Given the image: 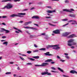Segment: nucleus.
I'll return each mask as SVG.
<instances>
[{"mask_svg": "<svg viewBox=\"0 0 77 77\" xmlns=\"http://www.w3.org/2000/svg\"><path fill=\"white\" fill-rule=\"evenodd\" d=\"M58 45H48V46L47 47V49H49L50 48V47H51V48H53V49H55V50H57L58 49H60V47L58 46Z\"/></svg>", "mask_w": 77, "mask_h": 77, "instance_id": "f257e3e1", "label": "nucleus"}, {"mask_svg": "<svg viewBox=\"0 0 77 77\" xmlns=\"http://www.w3.org/2000/svg\"><path fill=\"white\" fill-rule=\"evenodd\" d=\"M18 14H12L11 16V17H22V16L21 15H25L26 13H17Z\"/></svg>", "mask_w": 77, "mask_h": 77, "instance_id": "f03ea898", "label": "nucleus"}, {"mask_svg": "<svg viewBox=\"0 0 77 77\" xmlns=\"http://www.w3.org/2000/svg\"><path fill=\"white\" fill-rule=\"evenodd\" d=\"M73 41L74 40H73V39H70V40H69V41H68V46H71V48L72 49L74 48V46H72V44H71L70 43H72Z\"/></svg>", "mask_w": 77, "mask_h": 77, "instance_id": "7ed1b4c3", "label": "nucleus"}, {"mask_svg": "<svg viewBox=\"0 0 77 77\" xmlns=\"http://www.w3.org/2000/svg\"><path fill=\"white\" fill-rule=\"evenodd\" d=\"M13 7V5L10 3H8L7 5L5 6L3 9L5 8H7V9H9V8H11Z\"/></svg>", "mask_w": 77, "mask_h": 77, "instance_id": "20e7f679", "label": "nucleus"}, {"mask_svg": "<svg viewBox=\"0 0 77 77\" xmlns=\"http://www.w3.org/2000/svg\"><path fill=\"white\" fill-rule=\"evenodd\" d=\"M53 33L52 34V35H54V34H60V30L59 29H56L53 31Z\"/></svg>", "mask_w": 77, "mask_h": 77, "instance_id": "39448f33", "label": "nucleus"}, {"mask_svg": "<svg viewBox=\"0 0 77 77\" xmlns=\"http://www.w3.org/2000/svg\"><path fill=\"white\" fill-rule=\"evenodd\" d=\"M45 71L47 72H43L41 73L42 75H51V73H48L47 71H48V69H46Z\"/></svg>", "mask_w": 77, "mask_h": 77, "instance_id": "423d86ee", "label": "nucleus"}, {"mask_svg": "<svg viewBox=\"0 0 77 77\" xmlns=\"http://www.w3.org/2000/svg\"><path fill=\"white\" fill-rule=\"evenodd\" d=\"M63 11H64L66 12H70V13H72V11H74V10L73 8H71L70 10L69 9H63Z\"/></svg>", "mask_w": 77, "mask_h": 77, "instance_id": "0eeeda50", "label": "nucleus"}, {"mask_svg": "<svg viewBox=\"0 0 77 77\" xmlns=\"http://www.w3.org/2000/svg\"><path fill=\"white\" fill-rule=\"evenodd\" d=\"M52 61L53 60H51V59H48L47 60H45V63H48V62L52 61V62H51V64H53L55 63V62H52Z\"/></svg>", "mask_w": 77, "mask_h": 77, "instance_id": "6e6552de", "label": "nucleus"}, {"mask_svg": "<svg viewBox=\"0 0 77 77\" xmlns=\"http://www.w3.org/2000/svg\"><path fill=\"white\" fill-rule=\"evenodd\" d=\"M71 32H66L63 33L62 35L63 36H64V37H67L68 35L71 34Z\"/></svg>", "mask_w": 77, "mask_h": 77, "instance_id": "1a4fd4ad", "label": "nucleus"}, {"mask_svg": "<svg viewBox=\"0 0 77 77\" xmlns=\"http://www.w3.org/2000/svg\"><path fill=\"white\" fill-rule=\"evenodd\" d=\"M49 63H44L41 65H39L38 64H35V66H45L46 65H48Z\"/></svg>", "mask_w": 77, "mask_h": 77, "instance_id": "9d476101", "label": "nucleus"}, {"mask_svg": "<svg viewBox=\"0 0 77 77\" xmlns=\"http://www.w3.org/2000/svg\"><path fill=\"white\" fill-rule=\"evenodd\" d=\"M14 1V2H17L20 1V0H3L2 1V2H8V1Z\"/></svg>", "mask_w": 77, "mask_h": 77, "instance_id": "9b49d317", "label": "nucleus"}, {"mask_svg": "<svg viewBox=\"0 0 77 77\" xmlns=\"http://www.w3.org/2000/svg\"><path fill=\"white\" fill-rule=\"evenodd\" d=\"M47 12L48 13V15H50V14L49 13H55L56 12V10H52L51 11V10H48L47 11Z\"/></svg>", "mask_w": 77, "mask_h": 77, "instance_id": "f8f14e48", "label": "nucleus"}, {"mask_svg": "<svg viewBox=\"0 0 77 77\" xmlns=\"http://www.w3.org/2000/svg\"><path fill=\"white\" fill-rule=\"evenodd\" d=\"M45 55L46 56H53V54H50V52H47L46 53H44Z\"/></svg>", "mask_w": 77, "mask_h": 77, "instance_id": "ddd939ff", "label": "nucleus"}, {"mask_svg": "<svg viewBox=\"0 0 77 77\" xmlns=\"http://www.w3.org/2000/svg\"><path fill=\"white\" fill-rule=\"evenodd\" d=\"M32 19H40L39 17V16H38L36 15V16H33L32 17Z\"/></svg>", "mask_w": 77, "mask_h": 77, "instance_id": "4468645a", "label": "nucleus"}, {"mask_svg": "<svg viewBox=\"0 0 77 77\" xmlns=\"http://www.w3.org/2000/svg\"><path fill=\"white\" fill-rule=\"evenodd\" d=\"M75 36V34H72L71 35H70L68 37V38H72Z\"/></svg>", "mask_w": 77, "mask_h": 77, "instance_id": "2eb2a0df", "label": "nucleus"}, {"mask_svg": "<svg viewBox=\"0 0 77 77\" xmlns=\"http://www.w3.org/2000/svg\"><path fill=\"white\" fill-rule=\"evenodd\" d=\"M2 30L5 31L6 32V33H9V32H10L8 30H7V29H5L4 28H2Z\"/></svg>", "mask_w": 77, "mask_h": 77, "instance_id": "dca6fc26", "label": "nucleus"}, {"mask_svg": "<svg viewBox=\"0 0 77 77\" xmlns=\"http://www.w3.org/2000/svg\"><path fill=\"white\" fill-rule=\"evenodd\" d=\"M70 73H73V74L77 73V72H76V71H75V70H71V71H70Z\"/></svg>", "mask_w": 77, "mask_h": 77, "instance_id": "f3484780", "label": "nucleus"}, {"mask_svg": "<svg viewBox=\"0 0 77 77\" xmlns=\"http://www.w3.org/2000/svg\"><path fill=\"white\" fill-rule=\"evenodd\" d=\"M69 16H70L71 17H75V14H70L69 15Z\"/></svg>", "mask_w": 77, "mask_h": 77, "instance_id": "a211bd4d", "label": "nucleus"}, {"mask_svg": "<svg viewBox=\"0 0 77 77\" xmlns=\"http://www.w3.org/2000/svg\"><path fill=\"white\" fill-rule=\"evenodd\" d=\"M14 29H16L18 31H19L20 32H22L21 30H20V29H18V28H15V27H14Z\"/></svg>", "mask_w": 77, "mask_h": 77, "instance_id": "6ab92c4d", "label": "nucleus"}, {"mask_svg": "<svg viewBox=\"0 0 77 77\" xmlns=\"http://www.w3.org/2000/svg\"><path fill=\"white\" fill-rule=\"evenodd\" d=\"M57 69H58V70H60V72H63V73H64V72H63V70H62V69H60V67H58Z\"/></svg>", "mask_w": 77, "mask_h": 77, "instance_id": "aec40b11", "label": "nucleus"}, {"mask_svg": "<svg viewBox=\"0 0 77 77\" xmlns=\"http://www.w3.org/2000/svg\"><path fill=\"white\" fill-rule=\"evenodd\" d=\"M74 22L75 23V24H77V22L75 21H74V20H69V21L68 22Z\"/></svg>", "mask_w": 77, "mask_h": 77, "instance_id": "412c9836", "label": "nucleus"}, {"mask_svg": "<svg viewBox=\"0 0 77 77\" xmlns=\"http://www.w3.org/2000/svg\"><path fill=\"white\" fill-rule=\"evenodd\" d=\"M46 49L45 48H41V49H39V50L40 51H45Z\"/></svg>", "mask_w": 77, "mask_h": 77, "instance_id": "4be33fe9", "label": "nucleus"}, {"mask_svg": "<svg viewBox=\"0 0 77 77\" xmlns=\"http://www.w3.org/2000/svg\"><path fill=\"white\" fill-rule=\"evenodd\" d=\"M33 58H36V59H38V58H39V57L38 56H36L33 57Z\"/></svg>", "mask_w": 77, "mask_h": 77, "instance_id": "5701e85b", "label": "nucleus"}, {"mask_svg": "<svg viewBox=\"0 0 77 77\" xmlns=\"http://www.w3.org/2000/svg\"><path fill=\"white\" fill-rule=\"evenodd\" d=\"M49 25H51V26H56V25H53V24H52V23H48Z\"/></svg>", "mask_w": 77, "mask_h": 77, "instance_id": "b1692460", "label": "nucleus"}, {"mask_svg": "<svg viewBox=\"0 0 77 77\" xmlns=\"http://www.w3.org/2000/svg\"><path fill=\"white\" fill-rule=\"evenodd\" d=\"M28 58V59H29V60L31 61H35V59L32 58Z\"/></svg>", "mask_w": 77, "mask_h": 77, "instance_id": "393cba45", "label": "nucleus"}, {"mask_svg": "<svg viewBox=\"0 0 77 77\" xmlns=\"http://www.w3.org/2000/svg\"><path fill=\"white\" fill-rule=\"evenodd\" d=\"M4 45H5V44L6 46H7L8 44V42H5L4 43H3Z\"/></svg>", "mask_w": 77, "mask_h": 77, "instance_id": "a878e982", "label": "nucleus"}, {"mask_svg": "<svg viewBox=\"0 0 77 77\" xmlns=\"http://www.w3.org/2000/svg\"><path fill=\"white\" fill-rule=\"evenodd\" d=\"M31 29H32L34 30H37V28H33V27H31Z\"/></svg>", "mask_w": 77, "mask_h": 77, "instance_id": "bb28decb", "label": "nucleus"}, {"mask_svg": "<svg viewBox=\"0 0 77 77\" xmlns=\"http://www.w3.org/2000/svg\"><path fill=\"white\" fill-rule=\"evenodd\" d=\"M63 21H67L68 20V19H62Z\"/></svg>", "mask_w": 77, "mask_h": 77, "instance_id": "cd10ccee", "label": "nucleus"}, {"mask_svg": "<svg viewBox=\"0 0 77 77\" xmlns=\"http://www.w3.org/2000/svg\"><path fill=\"white\" fill-rule=\"evenodd\" d=\"M25 28H26V29H29V28L31 29V27H29V26H25L24 27Z\"/></svg>", "mask_w": 77, "mask_h": 77, "instance_id": "c85d7f7f", "label": "nucleus"}, {"mask_svg": "<svg viewBox=\"0 0 77 77\" xmlns=\"http://www.w3.org/2000/svg\"><path fill=\"white\" fill-rule=\"evenodd\" d=\"M51 72L53 73H58V72H57V71H54V70H51Z\"/></svg>", "mask_w": 77, "mask_h": 77, "instance_id": "c756f323", "label": "nucleus"}, {"mask_svg": "<svg viewBox=\"0 0 77 77\" xmlns=\"http://www.w3.org/2000/svg\"><path fill=\"white\" fill-rule=\"evenodd\" d=\"M32 52L30 51H27V53L28 54H31Z\"/></svg>", "mask_w": 77, "mask_h": 77, "instance_id": "7c9ffc66", "label": "nucleus"}, {"mask_svg": "<svg viewBox=\"0 0 77 77\" xmlns=\"http://www.w3.org/2000/svg\"><path fill=\"white\" fill-rule=\"evenodd\" d=\"M51 69H52V70H56V68H55L54 67H51Z\"/></svg>", "mask_w": 77, "mask_h": 77, "instance_id": "2f4dec72", "label": "nucleus"}, {"mask_svg": "<svg viewBox=\"0 0 77 77\" xmlns=\"http://www.w3.org/2000/svg\"><path fill=\"white\" fill-rule=\"evenodd\" d=\"M25 25H29V22H25Z\"/></svg>", "mask_w": 77, "mask_h": 77, "instance_id": "473e14b6", "label": "nucleus"}, {"mask_svg": "<svg viewBox=\"0 0 77 77\" xmlns=\"http://www.w3.org/2000/svg\"><path fill=\"white\" fill-rule=\"evenodd\" d=\"M11 72H6V75H8L9 74H11Z\"/></svg>", "mask_w": 77, "mask_h": 77, "instance_id": "72a5a7b5", "label": "nucleus"}, {"mask_svg": "<svg viewBox=\"0 0 77 77\" xmlns=\"http://www.w3.org/2000/svg\"><path fill=\"white\" fill-rule=\"evenodd\" d=\"M20 57V59H21V60H23V61H24V60H25L24 58H23L22 57Z\"/></svg>", "mask_w": 77, "mask_h": 77, "instance_id": "f704fd0d", "label": "nucleus"}, {"mask_svg": "<svg viewBox=\"0 0 77 77\" xmlns=\"http://www.w3.org/2000/svg\"><path fill=\"white\" fill-rule=\"evenodd\" d=\"M65 57L67 59H69V57L68 56V55H67V56H66Z\"/></svg>", "mask_w": 77, "mask_h": 77, "instance_id": "c9c22d12", "label": "nucleus"}, {"mask_svg": "<svg viewBox=\"0 0 77 77\" xmlns=\"http://www.w3.org/2000/svg\"><path fill=\"white\" fill-rule=\"evenodd\" d=\"M69 1H68V0H66L65 1V3H67V2H69Z\"/></svg>", "mask_w": 77, "mask_h": 77, "instance_id": "e433bc0d", "label": "nucleus"}, {"mask_svg": "<svg viewBox=\"0 0 77 77\" xmlns=\"http://www.w3.org/2000/svg\"><path fill=\"white\" fill-rule=\"evenodd\" d=\"M47 7V8H51V6H47V7Z\"/></svg>", "mask_w": 77, "mask_h": 77, "instance_id": "4c0bfd02", "label": "nucleus"}, {"mask_svg": "<svg viewBox=\"0 0 77 77\" xmlns=\"http://www.w3.org/2000/svg\"><path fill=\"white\" fill-rule=\"evenodd\" d=\"M27 65H32V63H27Z\"/></svg>", "mask_w": 77, "mask_h": 77, "instance_id": "58836bf2", "label": "nucleus"}, {"mask_svg": "<svg viewBox=\"0 0 77 77\" xmlns=\"http://www.w3.org/2000/svg\"><path fill=\"white\" fill-rule=\"evenodd\" d=\"M60 61H62V62H64V61H65V60H60Z\"/></svg>", "mask_w": 77, "mask_h": 77, "instance_id": "ea45409f", "label": "nucleus"}, {"mask_svg": "<svg viewBox=\"0 0 77 77\" xmlns=\"http://www.w3.org/2000/svg\"><path fill=\"white\" fill-rule=\"evenodd\" d=\"M6 17H7L6 16H2V18H3L4 19H5V18H6Z\"/></svg>", "mask_w": 77, "mask_h": 77, "instance_id": "a19ab883", "label": "nucleus"}, {"mask_svg": "<svg viewBox=\"0 0 77 77\" xmlns=\"http://www.w3.org/2000/svg\"><path fill=\"white\" fill-rule=\"evenodd\" d=\"M38 50H35L33 51L34 52H38Z\"/></svg>", "mask_w": 77, "mask_h": 77, "instance_id": "79ce46f5", "label": "nucleus"}, {"mask_svg": "<svg viewBox=\"0 0 77 77\" xmlns=\"http://www.w3.org/2000/svg\"><path fill=\"white\" fill-rule=\"evenodd\" d=\"M63 76L64 77H69L68 76H67L66 75H63Z\"/></svg>", "mask_w": 77, "mask_h": 77, "instance_id": "37998d69", "label": "nucleus"}, {"mask_svg": "<svg viewBox=\"0 0 77 77\" xmlns=\"http://www.w3.org/2000/svg\"><path fill=\"white\" fill-rule=\"evenodd\" d=\"M32 37H33V35H31L29 36V37L30 38H32Z\"/></svg>", "mask_w": 77, "mask_h": 77, "instance_id": "c03bdc74", "label": "nucleus"}, {"mask_svg": "<svg viewBox=\"0 0 77 77\" xmlns=\"http://www.w3.org/2000/svg\"><path fill=\"white\" fill-rule=\"evenodd\" d=\"M32 22L31 21H29V22H28V24L31 23H32Z\"/></svg>", "mask_w": 77, "mask_h": 77, "instance_id": "a18cd8bd", "label": "nucleus"}, {"mask_svg": "<svg viewBox=\"0 0 77 77\" xmlns=\"http://www.w3.org/2000/svg\"><path fill=\"white\" fill-rule=\"evenodd\" d=\"M57 58H58L59 59H61V58L59 57V56L57 55Z\"/></svg>", "mask_w": 77, "mask_h": 77, "instance_id": "49530a36", "label": "nucleus"}, {"mask_svg": "<svg viewBox=\"0 0 77 77\" xmlns=\"http://www.w3.org/2000/svg\"><path fill=\"white\" fill-rule=\"evenodd\" d=\"M26 32H27L28 34H30V33L29 32V31H26Z\"/></svg>", "mask_w": 77, "mask_h": 77, "instance_id": "de8ad7c7", "label": "nucleus"}, {"mask_svg": "<svg viewBox=\"0 0 77 77\" xmlns=\"http://www.w3.org/2000/svg\"><path fill=\"white\" fill-rule=\"evenodd\" d=\"M69 23H66V24H65V25H63V26H66L67 25H69Z\"/></svg>", "mask_w": 77, "mask_h": 77, "instance_id": "09e8293b", "label": "nucleus"}, {"mask_svg": "<svg viewBox=\"0 0 77 77\" xmlns=\"http://www.w3.org/2000/svg\"><path fill=\"white\" fill-rule=\"evenodd\" d=\"M76 45V43H73L72 45Z\"/></svg>", "mask_w": 77, "mask_h": 77, "instance_id": "8fccbe9b", "label": "nucleus"}, {"mask_svg": "<svg viewBox=\"0 0 77 77\" xmlns=\"http://www.w3.org/2000/svg\"><path fill=\"white\" fill-rule=\"evenodd\" d=\"M15 32L16 33H17V34H19V32H18L17 31H16Z\"/></svg>", "mask_w": 77, "mask_h": 77, "instance_id": "3c124183", "label": "nucleus"}, {"mask_svg": "<svg viewBox=\"0 0 77 77\" xmlns=\"http://www.w3.org/2000/svg\"><path fill=\"white\" fill-rule=\"evenodd\" d=\"M42 35H45V33H42Z\"/></svg>", "mask_w": 77, "mask_h": 77, "instance_id": "603ef678", "label": "nucleus"}, {"mask_svg": "<svg viewBox=\"0 0 77 77\" xmlns=\"http://www.w3.org/2000/svg\"><path fill=\"white\" fill-rule=\"evenodd\" d=\"M2 24L3 25H6V23H4V22L2 23Z\"/></svg>", "mask_w": 77, "mask_h": 77, "instance_id": "864d4df0", "label": "nucleus"}, {"mask_svg": "<svg viewBox=\"0 0 77 77\" xmlns=\"http://www.w3.org/2000/svg\"><path fill=\"white\" fill-rule=\"evenodd\" d=\"M34 46H35V48H37V46L36 45H34Z\"/></svg>", "mask_w": 77, "mask_h": 77, "instance_id": "5fc2aeb1", "label": "nucleus"}, {"mask_svg": "<svg viewBox=\"0 0 77 77\" xmlns=\"http://www.w3.org/2000/svg\"><path fill=\"white\" fill-rule=\"evenodd\" d=\"M2 38H6V36H3L2 37Z\"/></svg>", "mask_w": 77, "mask_h": 77, "instance_id": "6e6d98bb", "label": "nucleus"}, {"mask_svg": "<svg viewBox=\"0 0 77 77\" xmlns=\"http://www.w3.org/2000/svg\"><path fill=\"white\" fill-rule=\"evenodd\" d=\"M34 25H36V26H38V24H37L36 23H34Z\"/></svg>", "mask_w": 77, "mask_h": 77, "instance_id": "4d7b16f0", "label": "nucleus"}, {"mask_svg": "<svg viewBox=\"0 0 77 77\" xmlns=\"http://www.w3.org/2000/svg\"><path fill=\"white\" fill-rule=\"evenodd\" d=\"M35 8L34 7H32L31 8L30 10H33V9H35Z\"/></svg>", "mask_w": 77, "mask_h": 77, "instance_id": "13d9d810", "label": "nucleus"}, {"mask_svg": "<svg viewBox=\"0 0 77 77\" xmlns=\"http://www.w3.org/2000/svg\"><path fill=\"white\" fill-rule=\"evenodd\" d=\"M19 23H23V21H22V20H21L19 22Z\"/></svg>", "mask_w": 77, "mask_h": 77, "instance_id": "bf43d9fd", "label": "nucleus"}, {"mask_svg": "<svg viewBox=\"0 0 77 77\" xmlns=\"http://www.w3.org/2000/svg\"><path fill=\"white\" fill-rule=\"evenodd\" d=\"M10 64H13L14 63L13 62H10V63H9Z\"/></svg>", "mask_w": 77, "mask_h": 77, "instance_id": "052dcab7", "label": "nucleus"}, {"mask_svg": "<svg viewBox=\"0 0 77 77\" xmlns=\"http://www.w3.org/2000/svg\"><path fill=\"white\" fill-rule=\"evenodd\" d=\"M65 55H66V56H67V55H68V54H67V53H65L64 54Z\"/></svg>", "mask_w": 77, "mask_h": 77, "instance_id": "680f3d73", "label": "nucleus"}, {"mask_svg": "<svg viewBox=\"0 0 77 77\" xmlns=\"http://www.w3.org/2000/svg\"><path fill=\"white\" fill-rule=\"evenodd\" d=\"M1 42H5V40H1Z\"/></svg>", "mask_w": 77, "mask_h": 77, "instance_id": "e2e57ef3", "label": "nucleus"}, {"mask_svg": "<svg viewBox=\"0 0 77 77\" xmlns=\"http://www.w3.org/2000/svg\"><path fill=\"white\" fill-rule=\"evenodd\" d=\"M17 70H20V68L19 67H18L17 68Z\"/></svg>", "mask_w": 77, "mask_h": 77, "instance_id": "0e129e2a", "label": "nucleus"}, {"mask_svg": "<svg viewBox=\"0 0 77 77\" xmlns=\"http://www.w3.org/2000/svg\"><path fill=\"white\" fill-rule=\"evenodd\" d=\"M28 10V9H24V11H27V10Z\"/></svg>", "mask_w": 77, "mask_h": 77, "instance_id": "69168bd1", "label": "nucleus"}, {"mask_svg": "<svg viewBox=\"0 0 77 77\" xmlns=\"http://www.w3.org/2000/svg\"><path fill=\"white\" fill-rule=\"evenodd\" d=\"M46 18H51V17H46Z\"/></svg>", "mask_w": 77, "mask_h": 77, "instance_id": "338daca9", "label": "nucleus"}, {"mask_svg": "<svg viewBox=\"0 0 77 77\" xmlns=\"http://www.w3.org/2000/svg\"><path fill=\"white\" fill-rule=\"evenodd\" d=\"M23 56H25V57H26V55H24V54H23L22 55Z\"/></svg>", "mask_w": 77, "mask_h": 77, "instance_id": "774afa93", "label": "nucleus"}]
</instances>
